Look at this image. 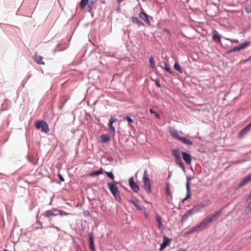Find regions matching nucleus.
Masks as SVG:
<instances>
[{"label": "nucleus", "instance_id": "f257e3e1", "mask_svg": "<svg viewBox=\"0 0 251 251\" xmlns=\"http://www.w3.org/2000/svg\"><path fill=\"white\" fill-rule=\"evenodd\" d=\"M117 182L114 183H108V187L110 190L111 192L115 197L116 201H119L121 199L119 193L118 188L116 185Z\"/></svg>", "mask_w": 251, "mask_h": 251}, {"label": "nucleus", "instance_id": "f03ea898", "mask_svg": "<svg viewBox=\"0 0 251 251\" xmlns=\"http://www.w3.org/2000/svg\"><path fill=\"white\" fill-rule=\"evenodd\" d=\"M35 127L37 129H42V131L45 133H48L50 131V128L48 124L43 120L37 121L35 124Z\"/></svg>", "mask_w": 251, "mask_h": 251}, {"label": "nucleus", "instance_id": "7ed1b4c3", "mask_svg": "<svg viewBox=\"0 0 251 251\" xmlns=\"http://www.w3.org/2000/svg\"><path fill=\"white\" fill-rule=\"evenodd\" d=\"M143 181L146 191L148 193H150L151 192V181L149 178V175L148 174L147 171H144Z\"/></svg>", "mask_w": 251, "mask_h": 251}, {"label": "nucleus", "instance_id": "20e7f679", "mask_svg": "<svg viewBox=\"0 0 251 251\" xmlns=\"http://www.w3.org/2000/svg\"><path fill=\"white\" fill-rule=\"evenodd\" d=\"M223 214V209H221L218 211L215 212L212 215H209L208 216L209 219V221H210L212 223L214 222L218 219L219 217Z\"/></svg>", "mask_w": 251, "mask_h": 251}, {"label": "nucleus", "instance_id": "39448f33", "mask_svg": "<svg viewBox=\"0 0 251 251\" xmlns=\"http://www.w3.org/2000/svg\"><path fill=\"white\" fill-rule=\"evenodd\" d=\"M171 241L172 239L169 238L166 236L163 237V242L160 245L159 251H162L165 248H166L167 246H169L170 244Z\"/></svg>", "mask_w": 251, "mask_h": 251}, {"label": "nucleus", "instance_id": "423d86ee", "mask_svg": "<svg viewBox=\"0 0 251 251\" xmlns=\"http://www.w3.org/2000/svg\"><path fill=\"white\" fill-rule=\"evenodd\" d=\"M250 182H251V173L241 180L239 184L238 187L241 188Z\"/></svg>", "mask_w": 251, "mask_h": 251}, {"label": "nucleus", "instance_id": "0eeeda50", "mask_svg": "<svg viewBox=\"0 0 251 251\" xmlns=\"http://www.w3.org/2000/svg\"><path fill=\"white\" fill-rule=\"evenodd\" d=\"M250 182H251V173L241 180L239 184L238 187L241 188Z\"/></svg>", "mask_w": 251, "mask_h": 251}, {"label": "nucleus", "instance_id": "6e6552de", "mask_svg": "<svg viewBox=\"0 0 251 251\" xmlns=\"http://www.w3.org/2000/svg\"><path fill=\"white\" fill-rule=\"evenodd\" d=\"M129 184L131 189L135 192H137L139 190V187L134 182L133 177L129 179Z\"/></svg>", "mask_w": 251, "mask_h": 251}, {"label": "nucleus", "instance_id": "1a4fd4ad", "mask_svg": "<svg viewBox=\"0 0 251 251\" xmlns=\"http://www.w3.org/2000/svg\"><path fill=\"white\" fill-rule=\"evenodd\" d=\"M169 133L174 138L179 140L181 136L179 135L178 131L176 130L174 128L170 126L168 128Z\"/></svg>", "mask_w": 251, "mask_h": 251}, {"label": "nucleus", "instance_id": "9d476101", "mask_svg": "<svg viewBox=\"0 0 251 251\" xmlns=\"http://www.w3.org/2000/svg\"><path fill=\"white\" fill-rule=\"evenodd\" d=\"M251 43L250 42H246L243 44H242L239 46L235 47L232 49V52L238 51L240 50L245 49L247 46H250Z\"/></svg>", "mask_w": 251, "mask_h": 251}, {"label": "nucleus", "instance_id": "9b49d317", "mask_svg": "<svg viewBox=\"0 0 251 251\" xmlns=\"http://www.w3.org/2000/svg\"><path fill=\"white\" fill-rule=\"evenodd\" d=\"M139 18L145 21L149 25H151V22L148 15L144 11H141L139 14Z\"/></svg>", "mask_w": 251, "mask_h": 251}, {"label": "nucleus", "instance_id": "f8f14e48", "mask_svg": "<svg viewBox=\"0 0 251 251\" xmlns=\"http://www.w3.org/2000/svg\"><path fill=\"white\" fill-rule=\"evenodd\" d=\"M209 220H210L207 216L206 218H204L201 222L198 224L201 229L205 228L208 226L209 223H212Z\"/></svg>", "mask_w": 251, "mask_h": 251}, {"label": "nucleus", "instance_id": "ddd939ff", "mask_svg": "<svg viewBox=\"0 0 251 251\" xmlns=\"http://www.w3.org/2000/svg\"><path fill=\"white\" fill-rule=\"evenodd\" d=\"M199 212L195 206L190 209L186 213L183 215V219L186 220L190 216L194 214Z\"/></svg>", "mask_w": 251, "mask_h": 251}, {"label": "nucleus", "instance_id": "4468645a", "mask_svg": "<svg viewBox=\"0 0 251 251\" xmlns=\"http://www.w3.org/2000/svg\"><path fill=\"white\" fill-rule=\"evenodd\" d=\"M247 205L245 209L246 213H248L251 211V191L246 201Z\"/></svg>", "mask_w": 251, "mask_h": 251}, {"label": "nucleus", "instance_id": "2eb2a0df", "mask_svg": "<svg viewBox=\"0 0 251 251\" xmlns=\"http://www.w3.org/2000/svg\"><path fill=\"white\" fill-rule=\"evenodd\" d=\"M117 121V119L116 118H113L111 117L109 120V124L108 126L109 130L113 133V134L115 133V127L113 126V124Z\"/></svg>", "mask_w": 251, "mask_h": 251}, {"label": "nucleus", "instance_id": "dca6fc26", "mask_svg": "<svg viewBox=\"0 0 251 251\" xmlns=\"http://www.w3.org/2000/svg\"><path fill=\"white\" fill-rule=\"evenodd\" d=\"M182 155L183 160L185 161L186 164L190 165L191 163V157L190 154L185 152H182Z\"/></svg>", "mask_w": 251, "mask_h": 251}, {"label": "nucleus", "instance_id": "f3484780", "mask_svg": "<svg viewBox=\"0 0 251 251\" xmlns=\"http://www.w3.org/2000/svg\"><path fill=\"white\" fill-rule=\"evenodd\" d=\"M190 178L187 177V182L186 184V187L187 190V194L186 196V197L183 199V201L189 199L190 198Z\"/></svg>", "mask_w": 251, "mask_h": 251}, {"label": "nucleus", "instance_id": "a211bd4d", "mask_svg": "<svg viewBox=\"0 0 251 251\" xmlns=\"http://www.w3.org/2000/svg\"><path fill=\"white\" fill-rule=\"evenodd\" d=\"M251 128V127L249 126V125L247 126L239 133V137L240 138H242L249 131Z\"/></svg>", "mask_w": 251, "mask_h": 251}, {"label": "nucleus", "instance_id": "6ab92c4d", "mask_svg": "<svg viewBox=\"0 0 251 251\" xmlns=\"http://www.w3.org/2000/svg\"><path fill=\"white\" fill-rule=\"evenodd\" d=\"M130 203L133 204L134 206L139 210H142L143 209L144 207L141 205L139 201L138 200H131L129 201Z\"/></svg>", "mask_w": 251, "mask_h": 251}, {"label": "nucleus", "instance_id": "aec40b11", "mask_svg": "<svg viewBox=\"0 0 251 251\" xmlns=\"http://www.w3.org/2000/svg\"><path fill=\"white\" fill-rule=\"evenodd\" d=\"M155 219L157 223L158 228L161 230L163 228V225L162 224V218L158 214H156L155 216Z\"/></svg>", "mask_w": 251, "mask_h": 251}, {"label": "nucleus", "instance_id": "412c9836", "mask_svg": "<svg viewBox=\"0 0 251 251\" xmlns=\"http://www.w3.org/2000/svg\"><path fill=\"white\" fill-rule=\"evenodd\" d=\"M212 39L215 42L221 43L220 36L216 30L214 32Z\"/></svg>", "mask_w": 251, "mask_h": 251}, {"label": "nucleus", "instance_id": "4be33fe9", "mask_svg": "<svg viewBox=\"0 0 251 251\" xmlns=\"http://www.w3.org/2000/svg\"><path fill=\"white\" fill-rule=\"evenodd\" d=\"M57 215V214L54 213L53 210H47L43 214V215L44 216L48 218H50L51 216H56Z\"/></svg>", "mask_w": 251, "mask_h": 251}, {"label": "nucleus", "instance_id": "5701e85b", "mask_svg": "<svg viewBox=\"0 0 251 251\" xmlns=\"http://www.w3.org/2000/svg\"><path fill=\"white\" fill-rule=\"evenodd\" d=\"M34 59V61L38 64L44 65L45 64L43 61V57L38 54H35Z\"/></svg>", "mask_w": 251, "mask_h": 251}, {"label": "nucleus", "instance_id": "b1692460", "mask_svg": "<svg viewBox=\"0 0 251 251\" xmlns=\"http://www.w3.org/2000/svg\"><path fill=\"white\" fill-rule=\"evenodd\" d=\"M178 140L181 142L182 143L189 146H191L193 145L192 142L190 140L186 138L182 137L181 136V137L179 138Z\"/></svg>", "mask_w": 251, "mask_h": 251}, {"label": "nucleus", "instance_id": "393cba45", "mask_svg": "<svg viewBox=\"0 0 251 251\" xmlns=\"http://www.w3.org/2000/svg\"><path fill=\"white\" fill-rule=\"evenodd\" d=\"M90 248L92 251H95L93 235L92 234H89Z\"/></svg>", "mask_w": 251, "mask_h": 251}, {"label": "nucleus", "instance_id": "a878e982", "mask_svg": "<svg viewBox=\"0 0 251 251\" xmlns=\"http://www.w3.org/2000/svg\"><path fill=\"white\" fill-rule=\"evenodd\" d=\"M201 230L199 224H197L195 226L192 227L191 229H190L188 231L187 233H192L195 232H198Z\"/></svg>", "mask_w": 251, "mask_h": 251}, {"label": "nucleus", "instance_id": "bb28decb", "mask_svg": "<svg viewBox=\"0 0 251 251\" xmlns=\"http://www.w3.org/2000/svg\"><path fill=\"white\" fill-rule=\"evenodd\" d=\"M201 230L199 224H197L195 226L192 227L191 229H190L188 231L187 233H192L195 232H198Z\"/></svg>", "mask_w": 251, "mask_h": 251}, {"label": "nucleus", "instance_id": "cd10ccee", "mask_svg": "<svg viewBox=\"0 0 251 251\" xmlns=\"http://www.w3.org/2000/svg\"><path fill=\"white\" fill-rule=\"evenodd\" d=\"M209 203V201H206L205 202L201 203L198 205H195L196 207L198 209V211L199 212L201 209L206 207L207 206Z\"/></svg>", "mask_w": 251, "mask_h": 251}, {"label": "nucleus", "instance_id": "c85d7f7f", "mask_svg": "<svg viewBox=\"0 0 251 251\" xmlns=\"http://www.w3.org/2000/svg\"><path fill=\"white\" fill-rule=\"evenodd\" d=\"M131 21L133 23L137 24L138 26L144 25V24L141 21H140L137 17H132L131 19Z\"/></svg>", "mask_w": 251, "mask_h": 251}, {"label": "nucleus", "instance_id": "c756f323", "mask_svg": "<svg viewBox=\"0 0 251 251\" xmlns=\"http://www.w3.org/2000/svg\"><path fill=\"white\" fill-rule=\"evenodd\" d=\"M175 162H176V164L177 165H178L179 167H180L183 170H184V169H185L184 166L182 162L181 157H180L179 158H176Z\"/></svg>", "mask_w": 251, "mask_h": 251}, {"label": "nucleus", "instance_id": "7c9ffc66", "mask_svg": "<svg viewBox=\"0 0 251 251\" xmlns=\"http://www.w3.org/2000/svg\"><path fill=\"white\" fill-rule=\"evenodd\" d=\"M89 0H81L79 3V7L81 9H83L88 4Z\"/></svg>", "mask_w": 251, "mask_h": 251}, {"label": "nucleus", "instance_id": "2f4dec72", "mask_svg": "<svg viewBox=\"0 0 251 251\" xmlns=\"http://www.w3.org/2000/svg\"><path fill=\"white\" fill-rule=\"evenodd\" d=\"M103 169L102 168H101L100 170L97 171L93 172L92 173L90 174L89 176H98L99 175L103 174Z\"/></svg>", "mask_w": 251, "mask_h": 251}, {"label": "nucleus", "instance_id": "473e14b6", "mask_svg": "<svg viewBox=\"0 0 251 251\" xmlns=\"http://www.w3.org/2000/svg\"><path fill=\"white\" fill-rule=\"evenodd\" d=\"M97 0H90L89 2L88 3V6L90 10H92L95 8V5Z\"/></svg>", "mask_w": 251, "mask_h": 251}, {"label": "nucleus", "instance_id": "72a5a7b5", "mask_svg": "<svg viewBox=\"0 0 251 251\" xmlns=\"http://www.w3.org/2000/svg\"><path fill=\"white\" fill-rule=\"evenodd\" d=\"M100 140L102 142H108L110 140V137L106 134H102L100 136Z\"/></svg>", "mask_w": 251, "mask_h": 251}, {"label": "nucleus", "instance_id": "f704fd0d", "mask_svg": "<svg viewBox=\"0 0 251 251\" xmlns=\"http://www.w3.org/2000/svg\"><path fill=\"white\" fill-rule=\"evenodd\" d=\"M172 154L173 156L175 157V159L181 157L179 151L178 150H172Z\"/></svg>", "mask_w": 251, "mask_h": 251}, {"label": "nucleus", "instance_id": "c9c22d12", "mask_svg": "<svg viewBox=\"0 0 251 251\" xmlns=\"http://www.w3.org/2000/svg\"><path fill=\"white\" fill-rule=\"evenodd\" d=\"M165 193L166 195L168 196H170L171 198L172 197V195L171 192L170 191V184L167 183L165 188Z\"/></svg>", "mask_w": 251, "mask_h": 251}, {"label": "nucleus", "instance_id": "e433bc0d", "mask_svg": "<svg viewBox=\"0 0 251 251\" xmlns=\"http://www.w3.org/2000/svg\"><path fill=\"white\" fill-rule=\"evenodd\" d=\"M174 68L176 70L178 71L179 73L181 74L182 73V69H181L180 66L179 65V64L177 62L175 63Z\"/></svg>", "mask_w": 251, "mask_h": 251}, {"label": "nucleus", "instance_id": "4c0bfd02", "mask_svg": "<svg viewBox=\"0 0 251 251\" xmlns=\"http://www.w3.org/2000/svg\"><path fill=\"white\" fill-rule=\"evenodd\" d=\"M150 67L151 68H155V64L154 59L152 57H151L149 59Z\"/></svg>", "mask_w": 251, "mask_h": 251}, {"label": "nucleus", "instance_id": "58836bf2", "mask_svg": "<svg viewBox=\"0 0 251 251\" xmlns=\"http://www.w3.org/2000/svg\"><path fill=\"white\" fill-rule=\"evenodd\" d=\"M164 69L169 74L171 75L173 74V72L171 70V69L167 66V65L165 63H164Z\"/></svg>", "mask_w": 251, "mask_h": 251}, {"label": "nucleus", "instance_id": "ea45409f", "mask_svg": "<svg viewBox=\"0 0 251 251\" xmlns=\"http://www.w3.org/2000/svg\"><path fill=\"white\" fill-rule=\"evenodd\" d=\"M105 173L106 174V175H107V176L108 177H109L110 178H111L112 180L114 179L115 176L113 175L112 172H106Z\"/></svg>", "mask_w": 251, "mask_h": 251}, {"label": "nucleus", "instance_id": "a19ab883", "mask_svg": "<svg viewBox=\"0 0 251 251\" xmlns=\"http://www.w3.org/2000/svg\"><path fill=\"white\" fill-rule=\"evenodd\" d=\"M58 212H59V214L60 215V216H63V215H68L69 214H70L69 213H67L64 211H63V210H58Z\"/></svg>", "mask_w": 251, "mask_h": 251}, {"label": "nucleus", "instance_id": "79ce46f5", "mask_svg": "<svg viewBox=\"0 0 251 251\" xmlns=\"http://www.w3.org/2000/svg\"><path fill=\"white\" fill-rule=\"evenodd\" d=\"M126 119L129 123H132L133 122V120L128 116L126 117Z\"/></svg>", "mask_w": 251, "mask_h": 251}, {"label": "nucleus", "instance_id": "37998d69", "mask_svg": "<svg viewBox=\"0 0 251 251\" xmlns=\"http://www.w3.org/2000/svg\"><path fill=\"white\" fill-rule=\"evenodd\" d=\"M163 31L167 33V34H170V31L169 30L167 29V28H164L163 29Z\"/></svg>", "mask_w": 251, "mask_h": 251}, {"label": "nucleus", "instance_id": "c03bdc74", "mask_svg": "<svg viewBox=\"0 0 251 251\" xmlns=\"http://www.w3.org/2000/svg\"><path fill=\"white\" fill-rule=\"evenodd\" d=\"M58 176H59V178L60 179V180L61 181H64V179L63 177H62V176L61 175H59Z\"/></svg>", "mask_w": 251, "mask_h": 251}, {"label": "nucleus", "instance_id": "a18cd8bd", "mask_svg": "<svg viewBox=\"0 0 251 251\" xmlns=\"http://www.w3.org/2000/svg\"><path fill=\"white\" fill-rule=\"evenodd\" d=\"M230 41L236 43H238V40H230Z\"/></svg>", "mask_w": 251, "mask_h": 251}, {"label": "nucleus", "instance_id": "49530a36", "mask_svg": "<svg viewBox=\"0 0 251 251\" xmlns=\"http://www.w3.org/2000/svg\"><path fill=\"white\" fill-rule=\"evenodd\" d=\"M231 52H232V49H231V50H228V51L226 52V53H227V54H229V53H231Z\"/></svg>", "mask_w": 251, "mask_h": 251}, {"label": "nucleus", "instance_id": "de8ad7c7", "mask_svg": "<svg viewBox=\"0 0 251 251\" xmlns=\"http://www.w3.org/2000/svg\"><path fill=\"white\" fill-rule=\"evenodd\" d=\"M150 112L151 113H155V112L152 109H150Z\"/></svg>", "mask_w": 251, "mask_h": 251}, {"label": "nucleus", "instance_id": "09e8293b", "mask_svg": "<svg viewBox=\"0 0 251 251\" xmlns=\"http://www.w3.org/2000/svg\"><path fill=\"white\" fill-rule=\"evenodd\" d=\"M186 251V250L181 248V249H179V250H177V251Z\"/></svg>", "mask_w": 251, "mask_h": 251}, {"label": "nucleus", "instance_id": "8fccbe9b", "mask_svg": "<svg viewBox=\"0 0 251 251\" xmlns=\"http://www.w3.org/2000/svg\"><path fill=\"white\" fill-rule=\"evenodd\" d=\"M246 61H251V56H250L249 58H248Z\"/></svg>", "mask_w": 251, "mask_h": 251}, {"label": "nucleus", "instance_id": "3c124183", "mask_svg": "<svg viewBox=\"0 0 251 251\" xmlns=\"http://www.w3.org/2000/svg\"><path fill=\"white\" fill-rule=\"evenodd\" d=\"M155 116L157 118H159L160 116L158 114L155 113Z\"/></svg>", "mask_w": 251, "mask_h": 251}, {"label": "nucleus", "instance_id": "603ef678", "mask_svg": "<svg viewBox=\"0 0 251 251\" xmlns=\"http://www.w3.org/2000/svg\"><path fill=\"white\" fill-rule=\"evenodd\" d=\"M156 85L159 86V87H160V85L159 84V83H156Z\"/></svg>", "mask_w": 251, "mask_h": 251}, {"label": "nucleus", "instance_id": "864d4df0", "mask_svg": "<svg viewBox=\"0 0 251 251\" xmlns=\"http://www.w3.org/2000/svg\"><path fill=\"white\" fill-rule=\"evenodd\" d=\"M171 175H169L168 176V178H170V177H171Z\"/></svg>", "mask_w": 251, "mask_h": 251}, {"label": "nucleus", "instance_id": "5fc2aeb1", "mask_svg": "<svg viewBox=\"0 0 251 251\" xmlns=\"http://www.w3.org/2000/svg\"><path fill=\"white\" fill-rule=\"evenodd\" d=\"M117 0V1H123V0Z\"/></svg>", "mask_w": 251, "mask_h": 251}, {"label": "nucleus", "instance_id": "6e6d98bb", "mask_svg": "<svg viewBox=\"0 0 251 251\" xmlns=\"http://www.w3.org/2000/svg\"><path fill=\"white\" fill-rule=\"evenodd\" d=\"M249 125L251 127V123L250 124H249Z\"/></svg>", "mask_w": 251, "mask_h": 251}, {"label": "nucleus", "instance_id": "4d7b16f0", "mask_svg": "<svg viewBox=\"0 0 251 251\" xmlns=\"http://www.w3.org/2000/svg\"><path fill=\"white\" fill-rule=\"evenodd\" d=\"M53 211H57V210H55V209H53Z\"/></svg>", "mask_w": 251, "mask_h": 251}]
</instances>
